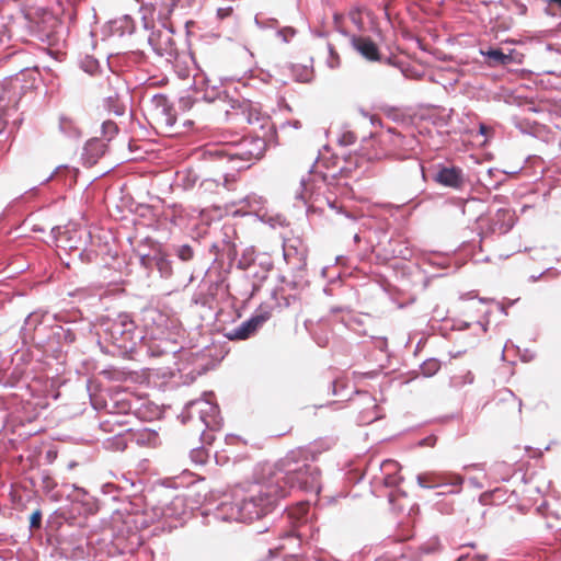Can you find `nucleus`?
Segmentation results:
<instances>
[{
  "mask_svg": "<svg viewBox=\"0 0 561 561\" xmlns=\"http://www.w3.org/2000/svg\"><path fill=\"white\" fill-rule=\"evenodd\" d=\"M116 490V486L113 483H105L102 485V492L104 494H111Z\"/></svg>",
  "mask_w": 561,
  "mask_h": 561,
  "instance_id": "obj_56",
  "label": "nucleus"
},
{
  "mask_svg": "<svg viewBox=\"0 0 561 561\" xmlns=\"http://www.w3.org/2000/svg\"><path fill=\"white\" fill-rule=\"evenodd\" d=\"M295 34L296 30L290 26H286L277 31V36L280 37L284 43H288Z\"/></svg>",
  "mask_w": 561,
  "mask_h": 561,
  "instance_id": "obj_48",
  "label": "nucleus"
},
{
  "mask_svg": "<svg viewBox=\"0 0 561 561\" xmlns=\"http://www.w3.org/2000/svg\"><path fill=\"white\" fill-rule=\"evenodd\" d=\"M107 151V142L100 138H92L84 146V157L88 163H95Z\"/></svg>",
  "mask_w": 561,
  "mask_h": 561,
  "instance_id": "obj_20",
  "label": "nucleus"
},
{
  "mask_svg": "<svg viewBox=\"0 0 561 561\" xmlns=\"http://www.w3.org/2000/svg\"><path fill=\"white\" fill-rule=\"evenodd\" d=\"M514 125L524 134L534 135L535 131L539 128L536 123H530L526 118L514 117Z\"/></svg>",
  "mask_w": 561,
  "mask_h": 561,
  "instance_id": "obj_34",
  "label": "nucleus"
},
{
  "mask_svg": "<svg viewBox=\"0 0 561 561\" xmlns=\"http://www.w3.org/2000/svg\"><path fill=\"white\" fill-rule=\"evenodd\" d=\"M309 512V507L306 504H300L295 510L288 513L289 518L296 519L297 523L307 522V515Z\"/></svg>",
  "mask_w": 561,
  "mask_h": 561,
  "instance_id": "obj_38",
  "label": "nucleus"
},
{
  "mask_svg": "<svg viewBox=\"0 0 561 561\" xmlns=\"http://www.w3.org/2000/svg\"><path fill=\"white\" fill-rule=\"evenodd\" d=\"M152 101L154 102L157 107L161 108V112L163 114H165V115L168 114L170 107H169V101L165 95L156 94V95H153Z\"/></svg>",
  "mask_w": 561,
  "mask_h": 561,
  "instance_id": "obj_45",
  "label": "nucleus"
},
{
  "mask_svg": "<svg viewBox=\"0 0 561 561\" xmlns=\"http://www.w3.org/2000/svg\"><path fill=\"white\" fill-rule=\"evenodd\" d=\"M38 38L43 42H47L48 44L53 43V34L51 32H44L38 34Z\"/></svg>",
  "mask_w": 561,
  "mask_h": 561,
  "instance_id": "obj_55",
  "label": "nucleus"
},
{
  "mask_svg": "<svg viewBox=\"0 0 561 561\" xmlns=\"http://www.w3.org/2000/svg\"><path fill=\"white\" fill-rule=\"evenodd\" d=\"M11 38V28L4 23H0V45L5 44Z\"/></svg>",
  "mask_w": 561,
  "mask_h": 561,
  "instance_id": "obj_51",
  "label": "nucleus"
},
{
  "mask_svg": "<svg viewBox=\"0 0 561 561\" xmlns=\"http://www.w3.org/2000/svg\"><path fill=\"white\" fill-rule=\"evenodd\" d=\"M317 454L314 446L298 447L275 463L261 465L241 496L220 503L217 517L226 522H253L272 513L293 490L318 494L321 471L314 463Z\"/></svg>",
  "mask_w": 561,
  "mask_h": 561,
  "instance_id": "obj_1",
  "label": "nucleus"
},
{
  "mask_svg": "<svg viewBox=\"0 0 561 561\" xmlns=\"http://www.w3.org/2000/svg\"><path fill=\"white\" fill-rule=\"evenodd\" d=\"M434 440H435L434 438L428 437V438L423 439V440L421 442V445H431V446H432V445H433V443H434Z\"/></svg>",
  "mask_w": 561,
  "mask_h": 561,
  "instance_id": "obj_57",
  "label": "nucleus"
},
{
  "mask_svg": "<svg viewBox=\"0 0 561 561\" xmlns=\"http://www.w3.org/2000/svg\"><path fill=\"white\" fill-rule=\"evenodd\" d=\"M213 398L214 394L210 392L205 393L203 398L191 400L180 414L182 423L194 424L204 445H210L214 442V433L220 431L224 423L219 407Z\"/></svg>",
  "mask_w": 561,
  "mask_h": 561,
  "instance_id": "obj_4",
  "label": "nucleus"
},
{
  "mask_svg": "<svg viewBox=\"0 0 561 561\" xmlns=\"http://www.w3.org/2000/svg\"><path fill=\"white\" fill-rule=\"evenodd\" d=\"M513 53V49L510 50L508 54H505L502 49L492 47L486 50H481V54L486 58V62L491 67L510 65L514 60Z\"/></svg>",
  "mask_w": 561,
  "mask_h": 561,
  "instance_id": "obj_21",
  "label": "nucleus"
},
{
  "mask_svg": "<svg viewBox=\"0 0 561 561\" xmlns=\"http://www.w3.org/2000/svg\"><path fill=\"white\" fill-rule=\"evenodd\" d=\"M474 381V375L471 371H466L462 375L454 376L450 380L451 386L461 388L466 385H471Z\"/></svg>",
  "mask_w": 561,
  "mask_h": 561,
  "instance_id": "obj_36",
  "label": "nucleus"
},
{
  "mask_svg": "<svg viewBox=\"0 0 561 561\" xmlns=\"http://www.w3.org/2000/svg\"><path fill=\"white\" fill-rule=\"evenodd\" d=\"M32 75L21 71L3 80L0 89V106L16 108L22 98L34 89L35 79L31 78Z\"/></svg>",
  "mask_w": 561,
  "mask_h": 561,
  "instance_id": "obj_6",
  "label": "nucleus"
},
{
  "mask_svg": "<svg viewBox=\"0 0 561 561\" xmlns=\"http://www.w3.org/2000/svg\"><path fill=\"white\" fill-rule=\"evenodd\" d=\"M283 255L294 270H304L307 264V248L299 238H289L284 241Z\"/></svg>",
  "mask_w": 561,
  "mask_h": 561,
  "instance_id": "obj_13",
  "label": "nucleus"
},
{
  "mask_svg": "<svg viewBox=\"0 0 561 561\" xmlns=\"http://www.w3.org/2000/svg\"><path fill=\"white\" fill-rule=\"evenodd\" d=\"M134 30V21L128 15L124 16V19L119 21V26L116 27V32H119V35L133 34Z\"/></svg>",
  "mask_w": 561,
  "mask_h": 561,
  "instance_id": "obj_39",
  "label": "nucleus"
},
{
  "mask_svg": "<svg viewBox=\"0 0 561 561\" xmlns=\"http://www.w3.org/2000/svg\"><path fill=\"white\" fill-rule=\"evenodd\" d=\"M380 469L382 470V472H385L382 480L386 486L392 488L397 486L400 483L401 478L397 473L399 469V465L397 461L390 459L385 460L381 463Z\"/></svg>",
  "mask_w": 561,
  "mask_h": 561,
  "instance_id": "obj_24",
  "label": "nucleus"
},
{
  "mask_svg": "<svg viewBox=\"0 0 561 561\" xmlns=\"http://www.w3.org/2000/svg\"><path fill=\"white\" fill-rule=\"evenodd\" d=\"M501 232H507L513 227V216L510 209L500 208L495 214V224H500Z\"/></svg>",
  "mask_w": 561,
  "mask_h": 561,
  "instance_id": "obj_29",
  "label": "nucleus"
},
{
  "mask_svg": "<svg viewBox=\"0 0 561 561\" xmlns=\"http://www.w3.org/2000/svg\"><path fill=\"white\" fill-rule=\"evenodd\" d=\"M300 536L301 534L285 533L282 537L284 542L278 548L294 552L295 547H299L301 543Z\"/></svg>",
  "mask_w": 561,
  "mask_h": 561,
  "instance_id": "obj_32",
  "label": "nucleus"
},
{
  "mask_svg": "<svg viewBox=\"0 0 561 561\" xmlns=\"http://www.w3.org/2000/svg\"><path fill=\"white\" fill-rule=\"evenodd\" d=\"M190 457L195 465H204L208 459V453L204 446L196 447L191 449Z\"/></svg>",
  "mask_w": 561,
  "mask_h": 561,
  "instance_id": "obj_37",
  "label": "nucleus"
},
{
  "mask_svg": "<svg viewBox=\"0 0 561 561\" xmlns=\"http://www.w3.org/2000/svg\"><path fill=\"white\" fill-rule=\"evenodd\" d=\"M78 494H77V501L80 502L84 506V512L90 515H94L99 512V504L98 501L89 495V493L81 488H76Z\"/></svg>",
  "mask_w": 561,
  "mask_h": 561,
  "instance_id": "obj_26",
  "label": "nucleus"
},
{
  "mask_svg": "<svg viewBox=\"0 0 561 561\" xmlns=\"http://www.w3.org/2000/svg\"><path fill=\"white\" fill-rule=\"evenodd\" d=\"M508 9L518 15H525L528 11L527 5L517 0H512Z\"/></svg>",
  "mask_w": 561,
  "mask_h": 561,
  "instance_id": "obj_47",
  "label": "nucleus"
},
{
  "mask_svg": "<svg viewBox=\"0 0 561 561\" xmlns=\"http://www.w3.org/2000/svg\"><path fill=\"white\" fill-rule=\"evenodd\" d=\"M434 181L442 186L460 190L466 184L463 170L456 165H438Z\"/></svg>",
  "mask_w": 561,
  "mask_h": 561,
  "instance_id": "obj_15",
  "label": "nucleus"
},
{
  "mask_svg": "<svg viewBox=\"0 0 561 561\" xmlns=\"http://www.w3.org/2000/svg\"><path fill=\"white\" fill-rule=\"evenodd\" d=\"M61 173H67V175H69V178H71V179H73L76 176L75 169L69 168L68 165H59L55 169V171L48 178H46L43 181V183H46L54 178H59L61 175Z\"/></svg>",
  "mask_w": 561,
  "mask_h": 561,
  "instance_id": "obj_41",
  "label": "nucleus"
},
{
  "mask_svg": "<svg viewBox=\"0 0 561 561\" xmlns=\"http://www.w3.org/2000/svg\"><path fill=\"white\" fill-rule=\"evenodd\" d=\"M440 369V362L436 358H428L421 365V371L425 377L434 376Z\"/></svg>",
  "mask_w": 561,
  "mask_h": 561,
  "instance_id": "obj_33",
  "label": "nucleus"
},
{
  "mask_svg": "<svg viewBox=\"0 0 561 561\" xmlns=\"http://www.w3.org/2000/svg\"><path fill=\"white\" fill-rule=\"evenodd\" d=\"M547 2V7L545 8V12L548 15L557 16L561 12V0H545Z\"/></svg>",
  "mask_w": 561,
  "mask_h": 561,
  "instance_id": "obj_44",
  "label": "nucleus"
},
{
  "mask_svg": "<svg viewBox=\"0 0 561 561\" xmlns=\"http://www.w3.org/2000/svg\"><path fill=\"white\" fill-rule=\"evenodd\" d=\"M149 317L153 324L157 325V328L151 329L150 335L153 340H159V344L154 345H148L147 352L150 353L152 356H161L164 354H175L179 352V348L176 347L175 343L170 342L165 336L164 327L168 322V318L165 314L151 310L149 312Z\"/></svg>",
  "mask_w": 561,
  "mask_h": 561,
  "instance_id": "obj_9",
  "label": "nucleus"
},
{
  "mask_svg": "<svg viewBox=\"0 0 561 561\" xmlns=\"http://www.w3.org/2000/svg\"><path fill=\"white\" fill-rule=\"evenodd\" d=\"M463 477L449 471L428 470L416 476V483L426 490L444 489L438 494H459L463 485Z\"/></svg>",
  "mask_w": 561,
  "mask_h": 561,
  "instance_id": "obj_8",
  "label": "nucleus"
},
{
  "mask_svg": "<svg viewBox=\"0 0 561 561\" xmlns=\"http://www.w3.org/2000/svg\"><path fill=\"white\" fill-rule=\"evenodd\" d=\"M103 107L110 114H114L115 116H123L126 113L127 106L122 95L114 91L103 100Z\"/></svg>",
  "mask_w": 561,
  "mask_h": 561,
  "instance_id": "obj_23",
  "label": "nucleus"
},
{
  "mask_svg": "<svg viewBox=\"0 0 561 561\" xmlns=\"http://www.w3.org/2000/svg\"><path fill=\"white\" fill-rule=\"evenodd\" d=\"M173 253L182 262H190L195 256V251L190 244L173 245Z\"/></svg>",
  "mask_w": 561,
  "mask_h": 561,
  "instance_id": "obj_31",
  "label": "nucleus"
},
{
  "mask_svg": "<svg viewBox=\"0 0 561 561\" xmlns=\"http://www.w3.org/2000/svg\"><path fill=\"white\" fill-rule=\"evenodd\" d=\"M179 0H162V9L165 13L170 14L175 8Z\"/></svg>",
  "mask_w": 561,
  "mask_h": 561,
  "instance_id": "obj_53",
  "label": "nucleus"
},
{
  "mask_svg": "<svg viewBox=\"0 0 561 561\" xmlns=\"http://www.w3.org/2000/svg\"><path fill=\"white\" fill-rule=\"evenodd\" d=\"M253 261H254L253 251L247 250L243 252V254L239 259L238 267L241 270H248L252 265Z\"/></svg>",
  "mask_w": 561,
  "mask_h": 561,
  "instance_id": "obj_43",
  "label": "nucleus"
},
{
  "mask_svg": "<svg viewBox=\"0 0 561 561\" xmlns=\"http://www.w3.org/2000/svg\"><path fill=\"white\" fill-rule=\"evenodd\" d=\"M53 316L49 314L48 311L44 309H37L31 312L24 320V324L21 328V334L24 340H36L37 332L41 330V327H50L49 320Z\"/></svg>",
  "mask_w": 561,
  "mask_h": 561,
  "instance_id": "obj_16",
  "label": "nucleus"
},
{
  "mask_svg": "<svg viewBox=\"0 0 561 561\" xmlns=\"http://www.w3.org/2000/svg\"><path fill=\"white\" fill-rule=\"evenodd\" d=\"M485 130H486V127H485L484 125H481V126H480V133H481V134H484V133H485Z\"/></svg>",
  "mask_w": 561,
  "mask_h": 561,
  "instance_id": "obj_64",
  "label": "nucleus"
},
{
  "mask_svg": "<svg viewBox=\"0 0 561 561\" xmlns=\"http://www.w3.org/2000/svg\"><path fill=\"white\" fill-rule=\"evenodd\" d=\"M387 141L390 145V149L387 156L392 157L397 160H414L417 171L423 175L424 168L417 156L421 152V145L414 134H401L389 130Z\"/></svg>",
  "mask_w": 561,
  "mask_h": 561,
  "instance_id": "obj_7",
  "label": "nucleus"
},
{
  "mask_svg": "<svg viewBox=\"0 0 561 561\" xmlns=\"http://www.w3.org/2000/svg\"><path fill=\"white\" fill-rule=\"evenodd\" d=\"M351 42L353 48L367 60L376 61L380 59L379 49L369 37L353 36Z\"/></svg>",
  "mask_w": 561,
  "mask_h": 561,
  "instance_id": "obj_19",
  "label": "nucleus"
},
{
  "mask_svg": "<svg viewBox=\"0 0 561 561\" xmlns=\"http://www.w3.org/2000/svg\"><path fill=\"white\" fill-rule=\"evenodd\" d=\"M116 408H117V411L115 412L116 414L128 415L134 412L131 403L127 402L125 400L117 401Z\"/></svg>",
  "mask_w": 561,
  "mask_h": 561,
  "instance_id": "obj_49",
  "label": "nucleus"
},
{
  "mask_svg": "<svg viewBox=\"0 0 561 561\" xmlns=\"http://www.w3.org/2000/svg\"><path fill=\"white\" fill-rule=\"evenodd\" d=\"M293 126H294L295 128H299V127H300V122H299V121H295V122L293 123Z\"/></svg>",
  "mask_w": 561,
  "mask_h": 561,
  "instance_id": "obj_63",
  "label": "nucleus"
},
{
  "mask_svg": "<svg viewBox=\"0 0 561 561\" xmlns=\"http://www.w3.org/2000/svg\"><path fill=\"white\" fill-rule=\"evenodd\" d=\"M196 87L197 91L202 93L199 100L207 103L221 102L231 106V100H234V98L229 95L227 90L221 85L211 84L210 80L207 78H203L201 82H196Z\"/></svg>",
  "mask_w": 561,
  "mask_h": 561,
  "instance_id": "obj_17",
  "label": "nucleus"
},
{
  "mask_svg": "<svg viewBox=\"0 0 561 561\" xmlns=\"http://www.w3.org/2000/svg\"><path fill=\"white\" fill-rule=\"evenodd\" d=\"M102 337L117 350L121 355L131 354L138 345L146 346L142 329L137 327L131 316L122 312L101 324Z\"/></svg>",
  "mask_w": 561,
  "mask_h": 561,
  "instance_id": "obj_5",
  "label": "nucleus"
},
{
  "mask_svg": "<svg viewBox=\"0 0 561 561\" xmlns=\"http://www.w3.org/2000/svg\"><path fill=\"white\" fill-rule=\"evenodd\" d=\"M130 486L135 489L133 494L127 495V502L122 508V513L126 514L124 523L129 530H139L147 528L156 519L161 517L180 518L185 513V500L183 496H175L164 507H148L146 496L138 494L139 489L135 482H130Z\"/></svg>",
  "mask_w": 561,
  "mask_h": 561,
  "instance_id": "obj_3",
  "label": "nucleus"
},
{
  "mask_svg": "<svg viewBox=\"0 0 561 561\" xmlns=\"http://www.w3.org/2000/svg\"><path fill=\"white\" fill-rule=\"evenodd\" d=\"M363 399L370 405V408H367L359 413L358 421L362 424H369L380 419L381 415L379 413V408L376 404L375 399L367 393L363 394Z\"/></svg>",
  "mask_w": 561,
  "mask_h": 561,
  "instance_id": "obj_25",
  "label": "nucleus"
},
{
  "mask_svg": "<svg viewBox=\"0 0 561 561\" xmlns=\"http://www.w3.org/2000/svg\"><path fill=\"white\" fill-rule=\"evenodd\" d=\"M474 561H485L486 560V557L483 556V554H479V556H476L473 558Z\"/></svg>",
  "mask_w": 561,
  "mask_h": 561,
  "instance_id": "obj_59",
  "label": "nucleus"
},
{
  "mask_svg": "<svg viewBox=\"0 0 561 561\" xmlns=\"http://www.w3.org/2000/svg\"><path fill=\"white\" fill-rule=\"evenodd\" d=\"M241 203L244 204V208H248L249 211H253V213H256L259 210H261L262 206H263V199L261 196H257L255 194H251V195H248L245 196Z\"/></svg>",
  "mask_w": 561,
  "mask_h": 561,
  "instance_id": "obj_35",
  "label": "nucleus"
},
{
  "mask_svg": "<svg viewBox=\"0 0 561 561\" xmlns=\"http://www.w3.org/2000/svg\"><path fill=\"white\" fill-rule=\"evenodd\" d=\"M266 142L257 136H245L227 141L220 147L204 150V158L217 163V168L227 171H241L251 167L265 152Z\"/></svg>",
  "mask_w": 561,
  "mask_h": 561,
  "instance_id": "obj_2",
  "label": "nucleus"
},
{
  "mask_svg": "<svg viewBox=\"0 0 561 561\" xmlns=\"http://www.w3.org/2000/svg\"><path fill=\"white\" fill-rule=\"evenodd\" d=\"M98 61L93 58H88L83 62V69L85 72L93 73V71L98 68Z\"/></svg>",
  "mask_w": 561,
  "mask_h": 561,
  "instance_id": "obj_52",
  "label": "nucleus"
},
{
  "mask_svg": "<svg viewBox=\"0 0 561 561\" xmlns=\"http://www.w3.org/2000/svg\"><path fill=\"white\" fill-rule=\"evenodd\" d=\"M271 311L260 308L248 320L230 329L225 334L230 341H243L253 336L270 319Z\"/></svg>",
  "mask_w": 561,
  "mask_h": 561,
  "instance_id": "obj_10",
  "label": "nucleus"
},
{
  "mask_svg": "<svg viewBox=\"0 0 561 561\" xmlns=\"http://www.w3.org/2000/svg\"><path fill=\"white\" fill-rule=\"evenodd\" d=\"M173 33L174 30L171 25L163 24L161 30L150 34L148 42L157 55L167 59L176 58L178 46L173 38Z\"/></svg>",
  "mask_w": 561,
  "mask_h": 561,
  "instance_id": "obj_11",
  "label": "nucleus"
},
{
  "mask_svg": "<svg viewBox=\"0 0 561 561\" xmlns=\"http://www.w3.org/2000/svg\"><path fill=\"white\" fill-rule=\"evenodd\" d=\"M354 141V136L352 134H350L347 137H346V140H345V144L348 145V144H352Z\"/></svg>",
  "mask_w": 561,
  "mask_h": 561,
  "instance_id": "obj_61",
  "label": "nucleus"
},
{
  "mask_svg": "<svg viewBox=\"0 0 561 561\" xmlns=\"http://www.w3.org/2000/svg\"><path fill=\"white\" fill-rule=\"evenodd\" d=\"M4 127H5V121L2 118V115L0 114V135L2 134Z\"/></svg>",
  "mask_w": 561,
  "mask_h": 561,
  "instance_id": "obj_58",
  "label": "nucleus"
},
{
  "mask_svg": "<svg viewBox=\"0 0 561 561\" xmlns=\"http://www.w3.org/2000/svg\"><path fill=\"white\" fill-rule=\"evenodd\" d=\"M53 319L55 321H61L64 324H50V335L48 337V343L53 348L54 343L58 345L56 351L62 352V347L65 345L72 344L77 339V329L70 325L68 320H65L62 316L54 314Z\"/></svg>",
  "mask_w": 561,
  "mask_h": 561,
  "instance_id": "obj_12",
  "label": "nucleus"
},
{
  "mask_svg": "<svg viewBox=\"0 0 561 561\" xmlns=\"http://www.w3.org/2000/svg\"><path fill=\"white\" fill-rule=\"evenodd\" d=\"M199 98H192L191 95L181 96L179 100V106L180 108L186 111L192 108L193 104L198 101Z\"/></svg>",
  "mask_w": 561,
  "mask_h": 561,
  "instance_id": "obj_50",
  "label": "nucleus"
},
{
  "mask_svg": "<svg viewBox=\"0 0 561 561\" xmlns=\"http://www.w3.org/2000/svg\"><path fill=\"white\" fill-rule=\"evenodd\" d=\"M317 188V176L310 174L306 178L302 176L300 180L299 190L295 194V198L301 202L302 205H307L309 199L316 194Z\"/></svg>",
  "mask_w": 561,
  "mask_h": 561,
  "instance_id": "obj_22",
  "label": "nucleus"
},
{
  "mask_svg": "<svg viewBox=\"0 0 561 561\" xmlns=\"http://www.w3.org/2000/svg\"><path fill=\"white\" fill-rule=\"evenodd\" d=\"M59 129L65 136L69 138L79 139L81 137L80 128L71 118L60 117Z\"/></svg>",
  "mask_w": 561,
  "mask_h": 561,
  "instance_id": "obj_28",
  "label": "nucleus"
},
{
  "mask_svg": "<svg viewBox=\"0 0 561 561\" xmlns=\"http://www.w3.org/2000/svg\"><path fill=\"white\" fill-rule=\"evenodd\" d=\"M254 22L260 28L274 27L278 24L276 19L266 18L262 13L255 15Z\"/></svg>",
  "mask_w": 561,
  "mask_h": 561,
  "instance_id": "obj_42",
  "label": "nucleus"
},
{
  "mask_svg": "<svg viewBox=\"0 0 561 561\" xmlns=\"http://www.w3.org/2000/svg\"><path fill=\"white\" fill-rule=\"evenodd\" d=\"M524 111H526V112H535V113L538 112L537 107H535L534 105L527 106Z\"/></svg>",
  "mask_w": 561,
  "mask_h": 561,
  "instance_id": "obj_60",
  "label": "nucleus"
},
{
  "mask_svg": "<svg viewBox=\"0 0 561 561\" xmlns=\"http://www.w3.org/2000/svg\"><path fill=\"white\" fill-rule=\"evenodd\" d=\"M118 131H119L118 125L111 119H106L101 125V138L100 139L104 140L105 142L108 144L111 140H113L116 137Z\"/></svg>",
  "mask_w": 561,
  "mask_h": 561,
  "instance_id": "obj_30",
  "label": "nucleus"
},
{
  "mask_svg": "<svg viewBox=\"0 0 561 561\" xmlns=\"http://www.w3.org/2000/svg\"><path fill=\"white\" fill-rule=\"evenodd\" d=\"M127 424V420H119L113 414L110 419L101 422V428L105 432H113L116 436H121L123 432L130 430L124 428Z\"/></svg>",
  "mask_w": 561,
  "mask_h": 561,
  "instance_id": "obj_27",
  "label": "nucleus"
},
{
  "mask_svg": "<svg viewBox=\"0 0 561 561\" xmlns=\"http://www.w3.org/2000/svg\"><path fill=\"white\" fill-rule=\"evenodd\" d=\"M42 511L39 508L35 510L30 517V528L31 529H39L42 527Z\"/></svg>",
  "mask_w": 561,
  "mask_h": 561,
  "instance_id": "obj_46",
  "label": "nucleus"
},
{
  "mask_svg": "<svg viewBox=\"0 0 561 561\" xmlns=\"http://www.w3.org/2000/svg\"><path fill=\"white\" fill-rule=\"evenodd\" d=\"M230 108L226 110L228 115H233L236 118L243 121L250 125L259 124L262 119V113L257 104L251 102L250 100H231Z\"/></svg>",
  "mask_w": 561,
  "mask_h": 561,
  "instance_id": "obj_14",
  "label": "nucleus"
},
{
  "mask_svg": "<svg viewBox=\"0 0 561 561\" xmlns=\"http://www.w3.org/2000/svg\"><path fill=\"white\" fill-rule=\"evenodd\" d=\"M231 14H232L231 7L218 8V10H217V16L221 20L230 16Z\"/></svg>",
  "mask_w": 561,
  "mask_h": 561,
  "instance_id": "obj_54",
  "label": "nucleus"
},
{
  "mask_svg": "<svg viewBox=\"0 0 561 561\" xmlns=\"http://www.w3.org/2000/svg\"><path fill=\"white\" fill-rule=\"evenodd\" d=\"M140 263L147 268L156 267L163 278H169L173 273L171 260L161 251L153 255H141Z\"/></svg>",
  "mask_w": 561,
  "mask_h": 561,
  "instance_id": "obj_18",
  "label": "nucleus"
},
{
  "mask_svg": "<svg viewBox=\"0 0 561 561\" xmlns=\"http://www.w3.org/2000/svg\"><path fill=\"white\" fill-rule=\"evenodd\" d=\"M359 240H360L359 234H358V233H355V236H354V242H355V243H357V242H359Z\"/></svg>",
  "mask_w": 561,
  "mask_h": 561,
  "instance_id": "obj_62",
  "label": "nucleus"
},
{
  "mask_svg": "<svg viewBox=\"0 0 561 561\" xmlns=\"http://www.w3.org/2000/svg\"><path fill=\"white\" fill-rule=\"evenodd\" d=\"M327 47H328V57H327L328 67H330L331 69L339 68L340 64H341L339 54L335 51L332 44L328 43Z\"/></svg>",
  "mask_w": 561,
  "mask_h": 561,
  "instance_id": "obj_40",
  "label": "nucleus"
}]
</instances>
